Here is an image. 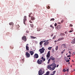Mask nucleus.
I'll return each mask as SVG.
<instances>
[{"label": "nucleus", "instance_id": "f257e3e1", "mask_svg": "<svg viewBox=\"0 0 75 75\" xmlns=\"http://www.w3.org/2000/svg\"><path fill=\"white\" fill-rule=\"evenodd\" d=\"M45 72L44 71H42V69H40L38 72V74L39 75H42V74H44Z\"/></svg>", "mask_w": 75, "mask_h": 75}, {"label": "nucleus", "instance_id": "f03ea898", "mask_svg": "<svg viewBox=\"0 0 75 75\" xmlns=\"http://www.w3.org/2000/svg\"><path fill=\"white\" fill-rule=\"evenodd\" d=\"M44 50H45V49H44V47H43L41 49H40L39 51V52H40L41 54H42L44 53Z\"/></svg>", "mask_w": 75, "mask_h": 75}, {"label": "nucleus", "instance_id": "7ed1b4c3", "mask_svg": "<svg viewBox=\"0 0 75 75\" xmlns=\"http://www.w3.org/2000/svg\"><path fill=\"white\" fill-rule=\"evenodd\" d=\"M23 23L25 25V24L26 23V21H27V16H24V19L23 20Z\"/></svg>", "mask_w": 75, "mask_h": 75}, {"label": "nucleus", "instance_id": "20e7f679", "mask_svg": "<svg viewBox=\"0 0 75 75\" xmlns=\"http://www.w3.org/2000/svg\"><path fill=\"white\" fill-rule=\"evenodd\" d=\"M26 58H30V54L28 52H26L25 54Z\"/></svg>", "mask_w": 75, "mask_h": 75}, {"label": "nucleus", "instance_id": "39448f33", "mask_svg": "<svg viewBox=\"0 0 75 75\" xmlns=\"http://www.w3.org/2000/svg\"><path fill=\"white\" fill-rule=\"evenodd\" d=\"M42 60H40V59H38L37 61L38 64H42Z\"/></svg>", "mask_w": 75, "mask_h": 75}, {"label": "nucleus", "instance_id": "423d86ee", "mask_svg": "<svg viewBox=\"0 0 75 75\" xmlns=\"http://www.w3.org/2000/svg\"><path fill=\"white\" fill-rule=\"evenodd\" d=\"M22 39L25 41V42H26L27 41V38H26V36H24L22 38Z\"/></svg>", "mask_w": 75, "mask_h": 75}, {"label": "nucleus", "instance_id": "0eeeda50", "mask_svg": "<svg viewBox=\"0 0 75 75\" xmlns=\"http://www.w3.org/2000/svg\"><path fill=\"white\" fill-rule=\"evenodd\" d=\"M34 58H38V54H37L35 53L33 56Z\"/></svg>", "mask_w": 75, "mask_h": 75}, {"label": "nucleus", "instance_id": "6e6552de", "mask_svg": "<svg viewBox=\"0 0 75 75\" xmlns=\"http://www.w3.org/2000/svg\"><path fill=\"white\" fill-rule=\"evenodd\" d=\"M47 57L50 58V51H49L47 53V54L46 55Z\"/></svg>", "mask_w": 75, "mask_h": 75}, {"label": "nucleus", "instance_id": "1a4fd4ad", "mask_svg": "<svg viewBox=\"0 0 75 75\" xmlns=\"http://www.w3.org/2000/svg\"><path fill=\"white\" fill-rule=\"evenodd\" d=\"M73 38L74 39L73 40H72L71 42V43L72 44H75V38H74V37H73Z\"/></svg>", "mask_w": 75, "mask_h": 75}, {"label": "nucleus", "instance_id": "9d476101", "mask_svg": "<svg viewBox=\"0 0 75 75\" xmlns=\"http://www.w3.org/2000/svg\"><path fill=\"white\" fill-rule=\"evenodd\" d=\"M50 66H53V67L56 68L57 67V65L55 64V63H53L50 65Z\"/></svg>", "mask_w": 75, "mask_h": 75}, {"label": "nucleus", "instance_id": "9b49d317", "mask_svg": "<svg viewBox=\"0 0 75 75\" xmlns=\"http://www.w3.org/2000/svg\"><path fill=\"white\" fill-rule=\"evenodd\" d=\"M27 45H28V44H27L26 45V49L27 51H28L29 50V47Z\"/></svg>", "mask_w": 75, "mask_h": 75}, {"label": "nucleus", "instance_id": "f8f14e48", "mask_svg": "<svg viewBox=\"0 0 75 75\" xmlns=\"http://www.w3.org/2000/svg\"><path fill=\"white\" fill-rule=\"evenodd\" d=\"M64 37H62L61 38H59L57 40V41H59L61 40H64Z\"/></svg>", "mask_w": 75, "mask_h": 75}, {"label": "nucleus", "instance_id": "ddd939ff", "mask_svg": "<svg viewBox=\"0 0 75 75\" xmlns=\"http://www.w3.org/2000/svg\"><path fill=\"white\" fill-rule=\"evenodd\" d=\"M48 44H49V42L48 41H46L45 43H44L45 45H47Z\"/></svg>", "mask_w": 75, "mask_h": 75}, {"label": "nucleus", "instance_id": "4468645a", "mask_svg": "<svg viewBox=\"0 0 75 75\" xmlns=\"http://www.w3.org/2000/svg\"><path fill=\"white\" fill-rule=\"evenodd\" d=\"M31 19L32 21H33V20H35V17L34 16H32Z\"/></svg>", "mask_w": 75, "mask_h": 75}, {"label": "nucleus", "instance_id": "2eb2a0df", "mask_svg": "<svg viewBox=\"0 0 75 75\" xmlns=\"http://www.w3.org/2000/svg\"><path fill=\"white\" fill-rule=\"evenodd\" d=\"M30 53L31 55H33V54H34V52H33V51H30Z\"/></svg>", "mask_w": 75, "mask_h": 75}, {"label": "nucleus", "instance_id": "dca6fc26", "mask_svg": "<svg viewBox=\"0 0 75 75\" xmlns=\"http://www.w3.org/2000/svg\"><path fill=\"white\" fill-rule=\"evenodd\" d=\"M61 28V25H58V26L57 27V29H58V30H59V29H60Z\"/></svg>", "mask_w": 75, "mask_h": 75}, {"label": "nucleus", "instance_id": "f3484780", "mask_svg": "<svg viewBox=\"0 0 75 75\" xmlns=\"http://www.w3.org/2000/svg\"><path fill=\"white\" fill-rule=\"evenodd\" d=\"M51 60H52V61H54V60H55V58L54 57H50V58Z\"/></svg>", "mask_w": 75, "mask_h": 75}, {"label": "nucleus", "instance_id": "a211bd4d", "mask_svg": "<svg viewBox=\"0 0 75 75\" xmlns=\"http://www.w3.org/2000/svg\"><path fill=\"white\" fill-rule=\"evenodd\" d=\"M62 46H63L64 48H66V47H67V45L65 44H64L62 45Z\"/></svg>", "mask_w": 75, "mask_h": 75}, {"label": "nucleus", "instance_id": "6ab92c4d", "mask_svg": "<svg viewBox=\"0 0 75 75\" xmlns=\"http://www.w3.org/2000/svg\"><path fill=\"white\" fill-rule=\"evenodd\" d=\"M60 35L61 37H64L65 35V34L64 33H61Z\"/></svg>", "mask_w": 75, "mask_h": 75}, {"label": "nucleus", "instance_id": "aec40b11", "mask_svg": "<svg viewBox=\"0 0 75 75\" xmlns=\"http://www.w3.org/2000/svg\"><path fill=\"white\" fill-rule=\"evenodd\" d=\"M41 59L43 60V61H45V59L43 57V56H42L41 57Z\"/></svg>", "mask_w": 75, "mask_h": 75}, {"label": "nucleus", "instance_id": "412c9836", "mask_svg": "<svg viewBox=\"0 0 75 75\" xmlns=\"http://www.w3.org/2000/svg\"><path fill=\"white\" fill-rule=\"evenodd\" d=\"M50 74V72L48 71H47L46 72V74H45L46 75H49Z\"/></svg>", "mask_w": 75, "mask_h": 75}, {"label": "nucleus", "instance_id": "4be33fe9", "mask_svg": "<svg viewBox=\"0 0 75 75\" xmlns=\"http://www.w3.org/2000/svg\"><path fill=\"white\" fill-rule=\"evenodd\" d=\"M9 25H13V22L10 23H9Z\"/></svg>", "mask_w": 75, "mask_h": 75}, {"label": "nucleus", "instance_id": "5701e85b", "mask_svg": "<svg viewBox=\"0 0 75 75\" xmlns=\"http://www.w3.org/2000/svg\"><path fill=\"white\" fill-rule=\"evenodd\" d=\"M31 38H32V39H35V38H36L34 37H33V36H31Z\"/></svg>", "mask_w": 75, "mask_h": 75}, {"label": "nucleus", "instance_id": "b1692460", "mask_svg": "<svg viewBox=\"0 0 75 75\" xmlns=\"http://www.w3.org/2000/svg\"><path fill=\"white\" fill-rule=\"evenodd\" d=\"M58 49V46H57L55 48V50L56 51H57Z\"/></svg>", "mask_w": 75, "mask_h": 75}, {"label": "nucleus", "instance_id": "393cba45", "mask_svg": "<svg viewBox=\"0 0 75 75\" xmlns=\"http://www.w3.org/2000/svg\"><path fill=\"white\" fill-rule=\"evenodd\" d=\"M50 61H51V58H50L48 60V62H47V64H48L50 62Z\"/></svg>", "mask_w": 75, "mask_h": 75}, {"label": "nucleus", "instance_id": "a878e982", "mask_svg": "<svg viewBox=\"0 0 75 75\" xmlns=\"http://www.w3.org/2000/svg\"><path fill=\"white\" fill-rule=\"evenodd\" d=\"M52 49V47H50L48 48V50H51Z\"/></svg>", "mask_w": 75, "mask_h": 75}, {"label": "nucleus", "instance_id": "bb28decb", "mask_svg": "<svg viewBox=\"0 0 75 75\" xmlns=\"http://www.w3.org/2000/svg\"><path fill=\"white\" fill-rule=\"evenodd\" d=\"M30 26L32 28H33V27H34V25L33 24H30Z\"/></svg>", "mask_w": 75, "mask_h": 75}, {"label": "nucleus", "instance_id": "cd10ccee", "mask_svg": "<svg viewBox=\"0 0 75 75\" xmlns=\"http://www.w3.org/2000/svg\"><path fill=\"white\" fill-rule=\"evenodd\" d=\"M55 20V19L53 18H52L51 19H50V21H54Z\"/></svg>", "mask_w": 75, "mask_h": 75}, {"label": "nucleus", "instance_id": "c85d7f7f", "mask_svg": "<svg viewBox=\"0 0 75 75\" xmlns=\"http://www.w3.org/2000/svg\"><path fill=\"white\" fill-rule=\"evenodd\" d=\"M66 70H65V69H63V72H66Z\"/></svg>", "mask_w": 75, "mask_h": 75}, {"label": "nucleus", "instance_id": "c756f323", "mask_svg": "<svg viewBox=\"0 0 75 75\" xmlns=\"http://www.w3.org/2000/svg\"><path fill=\"white\" fill-rule=\"evenodd\" d=\"M43 43V41H41L40 42V45H42V43Z\"/></svg>", "mask_w": 75, "mask_h": 75}, {"label": "nucleus", "instance_id": "7c9ffc66", "mask_svg": "<svg viewBox=\"0 0 75 75\" xmlns=\"http://www.w3.org/2000/svg\"><path fill=\"white\" fill-rule=\"evenodd\" d=\"M50 27L52 28L53 29H54V26H53L52 25H50Z\"/></svg>", "mask_w": 75, "mask_h": 75}, {"label": "nucleus", "instance_id": "2f4dec72", "mask_svg": "<svg viewBox=\"0 0 75 75\" xmlns=\"http://www.w3.org/2000/svg\"><path fill=\"white\" fill-rule=\"evenodd\" d=\"M40 6L39 5H37V8H39V7H40Z\"/></svg>", "mask_w": 75, "mask_h": 75}, {"label": "nucleus", "instance_id": "473e14b6", "mask_svg": "<svg viewBox=\"0 0 75 75\" xmlns=\"http://www.w3.org/2000/svg\"><path fill=\"white\" fill-rule=\"evenodd\" d=\"M55 72H56V71H54L53 72V73L55 75Z\"/></svg>", "mask_w": 75, "mask_h": 75}, {"label": "nucleus", "instance_id": "72a5a7b5", "mask_svg": "<svg viewBox=\"0 0 75 75\" xmlns=\"http://www.w3.org/2000/svg\"><path fill=\"white\" fill-rule=\"evenodd\" d=\"M11 49H13V48H14V47H13V46H11Z\"/></svg>", "mask_w": 75, "mask_h": 75}, {"label": "nucleus", "instance_id": "f704fd0d", "mask_svg": "<svg viewBox=\"0 0 75 75\" xmlns=\"http://www.w3.org/2000/svg\"><path fill=\"white\" fill-rule=\"evenodd\" d=\"M73 31V30H71L69 31V33H72Z\"/></svg>", "mask_w": 75, "mask_h": 75}, {"label": "nucleus", "instance_id": "c9c22d12", "mask_svg": "<svg viewBox=\"0 0 75 75\" xmlns=\"http://www.w3.org/2000/svg\"><path fill=\"white\" fill-rule=\"evenodd\" d=\"M43 42H45V41H46V40H44V39H43Z\"/></svg>", "mask_w": 75, "mask_h": 75}, {"label": "nucleus", "instance_id": "e433bc0d", "mask_svg": "<svg viewBox=\"0 0 75 75\" xmlns=\"http://www.w3.org/2000/svg\"><path fill=\"white\" fill-rule=\"evenodd\" d=\"M50 67H51L50 66H48L47 67V68H48V69H50Z\"/></svg>", "mask_w": 75, "mask_h": 75}, {"label": "nucleus", "instance_id": "4c0bfd02", "mask_svg": "<svg viewBox=\"0 0 75 75\" xmlns=\"http://www.w3.org/2000/svg\"><path fill=\"white\" fill-rule=\"evenodd\" d=\"M56 37V36H55V35L54 36V37L53 38V39H55V38Z\"/></svg>", "mask_w": 75, "mask_h": 75}, {"label": "nucleus", "instance_id": "58836bf2", "mask_svg": "<svg viewBox=\"0 0 75 75\" xmlns=\"http://www.w3.org/2000/svg\"><path fill=\"white\" fill-rule=\"evenodd\" d=\"M55 68L54 67H53L52 68V70H54V69H55Z\"/></svg>", "mask_w": 75, "mask_h": 75}, {"label": "nucleus", "instance_id": "ea45409f", "mask_svg": "<svg viewBox=\"0 0 75 75\" xmlns=\"http://www.w3.org/2000/svg\"><path fill=\"white\" fill-rule=\"evenodd\" d=\"M47 9H49L50 8V6H47Z\"/></svg>", "mask_w": 75, "mask_h": 75}, {"label": "nucleus", "instance_id": "a19ab883", "mask_svg": "<svg viewBox=\"0 0 75 75\" xmlns=\"http://www.w3.org/2000/svg\"><path fill=\"white\" fill-rule=\"evenodd\" d=\"M41 29H38V30H37V31H40V30H41Z\"/></svg>", "mask_w": 75, "mask_h": 75}, {"label": "nucleus", "instance_id": "79ce46f5", "mask_svg": "<svg viewBox=\"0 0 75 75\" xmlns=\"http://www.w3.org/2000/svg\"><path fill=\"white\" fill-rule=\"evenodd\" d=\"M31 13H30L29 15V17H31Z\"/></svg>", "mask_w": 75, "mask_h": 75}, {"label": "nucleus", "instance_id": "37998d69", "mask_svg": "<svg viewBox=\"0 0 75 75\" xmlns=\"http://www.w3.org/2000/svg\"><path fill=\"white\" fill-rule=\"evenodd\" d=\"M66 62H69V59H68L66 61Z\"/></svg>", "mask_w": 75, "mask_h": 75}, {"label": "nucleus", "instance_id": "c03bdc74", "mask_svg": "<svg viewBox=\"0 0 75 75\" xmlns=\"http://www.w3.org/2000/svg\"><path fill=\"white\" fill-rule=\"evenodd\" d=\"M57 23H55L54 25V26L55 27H57Z\"/></svg>", "mask_w": 75, "mask_h": 75}, {"label": "nucleus", "instance_id": "a18cd8bd", "mask_svg": "<svg viewBox=\"0 0 75 75\" xmlns=\"http://www.w3.org/2000/svg\"><path fill=\"white\" fill-rule=\"evenodd\" d=\"M67 59L68 58L66 57H65L64 58V59L65 60V61H66L67 60Z\"/></svg>", "mask_w": 75, "mask_h": 75}, {"label": "nucleus", "instance_id": "49530a36", "mask_svg": "<svg viewBox=\"0 0 75 75\" xmlns=\"http://www.w3.org/2000/svg\"><path fill=\"white\" fill-rule=\"evenodd\" d=\"M29 22L30 23H32V21H31V20H30V21H29Z\"/></svg>", "mask_w": 75, "mask_h": 75}, {"label": "nucleus", "instance_id": "de8ad7c7", "mask_svg": "<svg viewBox=\"0 0 75 75\" xmlns=\"http://www.w3.org/2000/svg\"><path fill=\"white\" fill-rule=\"evenodd\" d=\"M70 27H72V26H73V25L71 24H70Z\"/></svg>", "mask_w": 75, "mask_h": 75}, {"label": "nucleus", "instance_id": "09e8293b", "mask_svg": "<svg viewBox=\"0 0 75 75\" xmlns=\"http://www.w3.org/2000/svg\"><path fill=\"white\" fill-rule=\"evenodd\" d=\"M49 58L50 57H47V59H46L47 60H48V59H49Z\"/></svg>", "mask_w": 75, "mask_h": 75}, {"label": "nucleus", "instance_id": "8fccbe9b", "mask_svg": "<svg viewBox=\"0 0 75 75\" xmlns=\"http://www.w3.org/2000/svg\"><path fill=\"white\" fill-rule=\"evenodd\" d=\"M26 32L27 33H29V31L28 30H26Z\"/></svg>", "mask_w": 75, "mask_h": 75}, {"label": "nucleus", "instance_id": "3c124183", "mask_svg": "<svg viewBox=\"0 0 75 75\" xmlns=\"http://www.w3.org/2000/svg\"><path fill=\"white\" fill-rule=\"evenodd\" d=\"M67 72H68V71H69V69H67Z\"/></svg>", "mask_w": 75, "mask_h": 75}, {"label": "nucleus", "instance_id": "603ef678", "mask_svg": "<svg viewBox=\"0 0 75 75\" xmlns=\"http://www.w3.org/2000/svg\"><path fill=\"white\" fill-rule=\"evenodd\" d=\"M22 61L23 62H24V59H23Z\"/></svg>", "mask_w": 75, "mask_h": 75}, {"label": "nucleus", "instance_id": "864d4df0", "mask_svg": "<svg viewBox=\"0 0 75 75\" xmlns=\"http://www.w3.org/2000/svg\"><path fill=\"white\" fill-rule=\"evenodd\" d=\"M54 50H52V52H54Z\"/></svg>", "mask_w": 75, "mask_h": 75}, {"label": "nucleus", "instance_id": "5fc2aeb1", "mask_svg": "<svg viewBox=\"0 0 75 75\" xmlns=\"http://www.w3.org/2000/svg\"><path fill=\"white\" fill-rule=\"evenodd\" d=\"M71 57V55H69V56H67V57Z\"/></svg>", "mask_w": 75, "mask_h": 75}, {"label": "nucleus", "instance_id": "6e6d98bb", "mask_svg": "<svg viewBox=\"0 0 75 75\" xmlns=\"http://www.w3.org/2000/svg\"><path fill=\"white\" fill-rule=\"evenodd\" d=\"M50 70H51V69H52V68H51V67H50Z\"/></svg>", "mask_w": 75, "mask_h": 75}, {"label": "nucleus", "instance_id": "4d7b16f0", "mask_svg": "<svg viewBox=\"0 0 75 75\" xmlns=\"http://www.w3.org/2000/svg\"><path fill=\"white\" fill-rule=\"evenodd\" d=\"M58 24H61V23L60 22H59L58 23Z\"/></svg>", "mask_w": 75, "mask_h": 75}, {"label": "nucleus", "instance_id": "13d9d810", "mask_svg": "<svg viewBox=\"0 0 75 75\" xmlns=\"http://www.w3.org/2000/svg\"><path fill=\"white\" fill-rule=\"evenodd\" d=\"M62 21H64L63 20H62V21H61V23H62Z\"/></svg>", "mask_w": 75, "mask_h": 75}, {"label": "nucleus", "instance_id": "bf43d9fd", "mask_svg": "<svg viewBox=\"0 0 75 75\" xmlns=\"http://www.w3.org/2000/svg\"><path fill=\"white\" fill-rule=\"evenodd\" d=\"M58 66H59V65H57V67H58Z\"/></svg>", "mask_w": 75, "mask_h": 75}, {"label": "nucleus", "instance_id": "052dcab7", "mask_svg": "<svg viewBox=\"0 0 75 75\" xmlns=\"http://www.w3.org/2000/svg\"><path fill=\"white\" fill-rule=\"evenodd\" d=\"M53 34H52V35H51V36H52V37H53Z\"/></svg>", "mask_w": 75, "mask_h": 75}, {"label": "nucleus", "instance_id": "680f3d73", "mask_svg": "<svg viewBox=\"0 0 75 75\" xmlns=\"http://www.w3.org/2000/svg\"><path fill=\"white\" fill-rule=\"evenodd\" d=\"M64 53V51L62 52L61 54H63Z\"/></svg>", "mask_w": 75, "mask_h": 75}, {"label": "nucleus", "instance_id": "e2e57ef3", "mask_svg": "<svg viewBox=\"0 0 75 75\" xmlns=\"http://www.w3.org/2000/svg\"><path fill=\"white\" fill-rule=\"evenodd\" d=\"M50 75H54V74H51Z\"/></svg>", "mask_w": 75, "mask_h": 75}, {"label": "nucleus", "instance_id": "0e129e2a", "mask_svg": "<svg viewBox=\"0 0 75 75\" xmlns=\"http://www.w3.org/2000/svg\"><path fill=\"white\" fill-rule=\"evenodd\" d=\"M72 62H74V60H72Z\"/></svg>", "mask_w": 75, "mask_h": 75}, {"label": "nucleus", "instance_id": "69168bd1", "mask_svg": "<svg viewBox=\"0 0 75 75\" xmlns=\"http://www.w3.org/2000/svg\"><path fill=\"white\" fill-rule=\"evenodd\" d=\"M71 52L70 51L69 52V53H71Z\"/></svg>", "mask_w": 75, "mask_h": 75}, {"label": "nucleus", "instance_id": "338daca9", "mask_svg": "<svg viewBox=\"0 0 75 75\" xmlns=\"http://www.w3.org/2000/svg\"><path fill=\"white\" fill-rule=\"evenodd\" d=\"M73 54H75V52H73Z\"/></svg>", "mask_w": 75, "mask_h": 75}, {"label": "nucleus", "instance_id": "774afa93", "mask_svg": "<svg viewBox=\"0 0 75 75\" xmlns=\"http://www.w3.org/2000/svg\"><path fill=\"white\" fill-rule=\"evenodd\" d=\"M67 33V32L66 31V32H65V34H66V33Z\"/></svg>", "mask_w": 75, "mask_h": 75}]
</instances>
